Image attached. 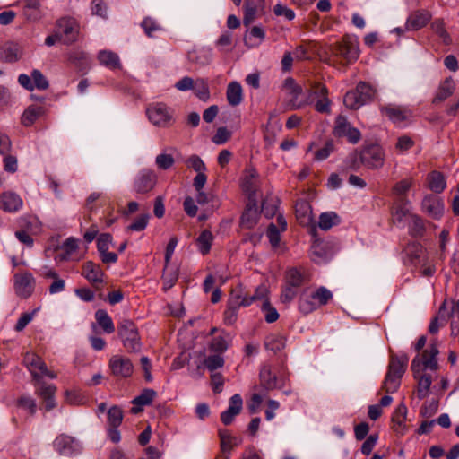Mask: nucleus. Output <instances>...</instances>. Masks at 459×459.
<instances>
[{
    "label": "nucleus",
    "mask_w": 459,
    "mask_h": 459,
    "mask_svg": "<svg viewBox=\"0 0 459 459\" xmlns=\"http://www.w3.org/2000/svg\"><path fill=\"white\" fill-rule=\"evenodd\" d=\"M329 50L334 57L340 59L343 66L355 62L359 56V44L354 37L346 34L340 41L329 46Z\"/></svg>",
    "instance_id": "1"
},
{
    "label": "nucleus",
    "mask_w": 459,
    "mask_h": 459,
    "mask_svg": "<svg viewBox=\"0 0 459 459\" xmlns=\"http://www.w3.org/2000/svg\"><path fill=\"white\" fill-rule=\"evenodd\" d=\"M409 361L406 354L397 356L391 355L388 371L386 373L382 389L386 393H394L401 385V378L403 376Z\"/></svg>",
    "instance_id": "2"
},
{
    "label": "nucleus",
    "mask_w": 459,
    "mask_h": 459,
    "mask_svg": "<svg viewBox=\"0 0 459 459\" xmlns=\"http://www.w3.org/2000/svg\"><path fill=\"white\" fill-rule=\"evenodd\" d=\"M376 90L366 82H359L356 89L346 92L343 103L349 109L356 110L374 100Z\"/></svg>",
    "instance_id": "3"
},
{
    "label": "nucleus",
    "mask_w": 459,
    "mask_h": 459,
    "mask_svg": "<svg viewBox=\"0 0 459 459\" xmlns=\"http://www.w3.org/2000/svg\"><path fill=\"white\" fill-rule=\"evenodd\" d=\"M360 161L368 169H381L385 160V153L382 146L377 143H369L361 146Z\"/></svg>",
    "instance_id": "4"
},
{
    "label": "nucleus",
    "mask_w": 459,
    "mask_h": 459,
    "mask_svg": "<svg viewBox=\"0 0 459 459\" xmlns=\"http://www.w3.org/2000/svg\"><path fill=\"white\" fill-rule=\"evenodd\" d=\"M118 335L124 347L129 352H137L141 349L138 330L132 320L123 319L118 325Z\"/></svg>",
    "instance_id": "5"
},
{
    "label": "nucleus",
    "mask_w": 459,
    "mask_h": 459,
    "mask_svg": "<svg viewBox=\"0 0 459 459\" xmlns=\"http://www.w3.org/2000/svg\"><path fill=\"white\" fill-rule=\"evenodd\" d=\"M149 120L157 126L168 127L173 123V112L164 103L152 104L147 108Z\"/></svg>",
    "instance_id": "6"
},
{
    "label": "nucleus",
    "mask_w": 459,
    "mask_h": 459,
    "mask_svg": "<svg viewBox=\"0 0 459 459\" xmlns=\"http://www.w3.org/2000/svg\"><path fill=\"white\" fill-rule=\"evenodd\" d=\"M260 387L269 392L282 389L285 386L286 377L275 372L270 365H264L259 373Z\"/></svg>",
    "instance_id": "7"
},
{
    "label": "nucleus",
    "mask_w": 459,
    "mask_h": 459,
    "mask_svg": "<svg viewBox=\"0 0 459 459\" xmlns=\"http://www.w3.org/2000/svg\"><path fill=\"white\" fill-rule=\"evenodd\" d=\"M333 133L334 136L338 138L346 137L352 144L358 143L361 139L360 132L357 128L351 126L346 117L342 115H339L335 118Z\"/></svg>",
    "instance_id": "8"
},
{
    "label": "nucleus",
    "mask_w": 459,
    "mask_h": 459,
    "mask_svg": "<svg viewBox=\"0 0 459 459\" xmlns=\"http://www.w3.org/2000/svg\"><path fill=\"white\" fill-rule=\"evenodd\" d=\"M79 24L75 19L63 17L56 22V31L65 44L70 45L77 40L79 34Z\"/></svg>",
    "instance_id": "9"
},
{
    "label": "nucleus",
    "mask_w": 459,
    "mask_h": 459,
    "mask_svg": "<svg viewBox=\"0 0 459 459\" xmlns=\"http://www.w3.org/2000/svg\"><path fill=\"white\" fill-rule=\"evenodd\" d=\"M108 368L111 375L117 379L130 377L134 372L132 361L121 355L112 356L108 361Z\"/></svg>",
    "instance_id": "10"
},
{
    "label": "nucleus",
    "mask_w": 459,
    "mask_h": 459,
    "mask_svg": "<svg viewBox=\"0 0 459 459\" xmlns=\"http://www.w3.org/2000/svg\"><path fill=\"white\" fill-rule=\"evenodd\" d=\"M13 280L15 293L20 298L27 299L31 296L35 287V279L30 273H16Z\"/></svg>",
    "instance_id": "11"
},
{
    "label": "nucleus",
    "mask_w": 459,
    "mask_h": 459,
    "mask_svg": "<svg viewBox=\"0 0 459 459\" xmlns=\"http://www.w3.org/2000/svg\"><path fill=\"white\" fill-rule=\"evenodd\" d=\"M241 188L247 195L248 200L256 198L259 188L258 173L254 168L246 169L241 180Z\"/></svg>",
    "instance_id": "12"
},
{
    "label": "nucleus",
    "mask_w": 459,
    "mask_h": 459,
    "mask_svg": "<svg viewBox=\"0 0 459 459\" xmlns=\"http://www.w3.org/2000/svg\"><path fill=\"white\" fill-rule=\"evenodd\" d=\"M82 275L91 283L97 290L103 282L104 272L100 265L93 263L92 261H87L82 264Z\"/></svg>",
    "instance_id": "13"
},
{
    "label": "nucleus",
    "mask_w": 459,
    "mask_h": 459,
    "mask_svg": "<svg viewBox=\"0 0 459 459\" xmlns=\"http://www.w3.org/2000/svg\"><path fill=\"white\" fill-rule=\"evenodd\" d=\"M422 211L434 220H439L444 214V204L434 195H426L421 203Z\"/></svg>",
    "instance_id": "14"
},
{
    "label": "nucleus",
    "mask_w": 459,
    "mask_h": 459,
    "mask_svg": "<svg viewBox=\"0 0 459 459\" xmlns=\"http://www.w3.org/2000/svg\"><path fill=\"white\" fill-rule=\"evenodd\" d=\"M264 0H245L244 18L245 26H249L258 16L264 13Z\"/></svg>",
    "instance_id": "15"
},
{
    "label": "nucleus",
    "mask_w": 459,
    "mask_h": 459,
    "mask_svg": "<svg viewBox=\"0 0 459 459\" xmlns=\"http://www.w3.org/2000/svg\"><path fill=\"white\" fill-rule=\"evenodd\" d=\"M22 48L16 42L6 41L0 45V61L15 63L22 56Z\"/></svg>",
    "instance_id": "16"
},
{
    "label": "nucleus",
    "mask_w": 459,
    "mask_h": 459,
    "mask_svg": "<svg viewBox=\"0 0 459 459\" xmlns=\"http://www.w3.org/2000/svg\"><path fill=\"white\" fill-rule=\"evenodd\" d=\"M157 176L152 170H143L135 178L134 187L137 193L145 194L153 189Z\"/></svg>",
    "instance_id": "17"
},
{
    "label": "nucleus",
    "mask_w": 459,
    "mask_h": 459,
    "mask_svg": "<svg viewBox=\"0 0 459 459\" xmlns=\"http://www.w3.org/2000/svg\"><path fill=\"white\" fill-rule=\"evenodd\" d=\"M432 15L427 10H416L410 13L406 20V30H419L425 27L431 20Z\"/></svg>",
    "instance_id": "18"
},
{
    "label": "nucleus",
    "mask_w": 459,
    "mask_h": 459,
    "mask_svg": "<svg viewBox=\"0 0 459 459\" xmlns=\"http://www.w3.org/2000/svg\"><path fill=\"white\" fill-rule=\"evenodd\" d=\"M37 384L39 387L36 388L35 394L43 399L46 411L53 410L56 405L54 399L56 387L53 385L46 384L41 379Z\"/></svg>",
    "instance_id": "19"
},
{
    "label": "nucleus",
    "mask_w": 459,
    "mask_h": 459,
    "mask_svg": "<svg viewBox=\"0 0 459 459\" xmlns=\"http://www.w3.org/2000/svg\"><path fill=\"white\" fill-rule=\"evenodd\" d=\"M22 363L31 373L33 380L39 382V379L42 377L37 373V370L46 369V363L43 359L36 353L26 352L23 356Z\"/></svg>",
    "instance_id": "20"
},
{
    "label": "nucleus",
    "mask_w": 459,
    "mask_h": 459,
    "mask_svg": "<svg viewBox=\"0 0 459 459\" xmlns=\"http://www.w3.org/2000/svg\"><path fill=\"white\" fill-rule=\"evenodd\" d=\"M258 219L257 200L256 198H252L246 204V209L241 216V224L247 229H252L256 225Z\"/></svg>",
    "instance_id": "21"
},
{
    "label": "nucleus",
    "mask_w": 459,
    "mask_h": 459,
    "mask_svg": "<svg viewBox=\"0 0 459 459\" xmlns=\"http://www.w3.org/2000/svg\"><path fill=\"white\" fill-rule=\"evenodd\" d=\"M282 87L283 90L291 96V99L290 100V109H299L305 106V101L300 102L298 100V98L302 93L303 90L300 85L296 83L293 78L289 77L285 79Z\"/></svg>",
    "instance_id": "22"
},
{
    "label": "nucleus",
    "mask_w": 459,
    "mask_h": 459,
    "mask_svg": "<svg viewBox=\"0 0 459 459\" xmlns=\"http://www.w3.org/2000/svg\"><path fill=\"white\" fill-rule=\"evenodd\" d=\"M241 299V290H233L228 302V307L224 312V322L228 325H232L238 315V309L240 306L239 299Z\"/></svg>",
    "instance_id": "23"
},
{
    "label": "nucleus",
    "mask_w": 459,
    "mask_h": 459,
    "mask_svg": "<svg viewBox=\"0 0 459 459\" xmlns=\"http://www.w3.org/2000/svg\"><path fill=\"white\" fill-rule=\"evenodd\" d=\"M381 113L386 116L393 123L400 124L411 117L410 110L394 105H387L381 108Z\"/></svg>",
    "instance_id": "24"
},
{
    "label": "nucleus",
    "mask_w": 459,
    "mask_h": 459,
    "mask_svg": "<svg viewBox=\"0 0 459 459\" xmlns=\"http://www.w3.org/2000/svg\"><path fill=\"white\" fill-rule=\"evenodd\" d=\"M242 398L239 394H234L230 401V407L221 414V420L224 425H230L235 416L240 413L242 409Z\"/></svg>",
    "instance_id": "25"
},
{
    "label": "nucleus",
    "mask_w": 459,
    "mask_h": 459,
    "mask_svg": "<svg viewBox=\"0 0 459 459\" xmlns=\"http://www.w3.org/2000/svg\"><path fill=\"white\" fill-rule=\"evenodd\" d=\"M455 91V82L454 79L449 76L446 77L438 86L436 95L432 100L433 104H438L449 97H451Z\"/></svg>",
    "instance_id": "26"
},
{
    "label": "nucleus",
    "mask_w": 459,
    "mask_h": 459,
    "mask_svg": "<svg viewBox=\"0 0 459 459\" xmlns=\"http://www.w3.org/2000/svg\"><path fill=\"white\" fill-rule=\"evenodd\" d=\"M439 351L437 342L434 340L429 349L423 351L420 359L423 360L424 368L436 371L438 368L437 356Z\"/></svg>",
    "instance_id": "27"
},
{
    "label": "nucleus",
    "mask_w": 459,
    "mask_h": 459,
    "mask_svg": "<svg viewBox=\"0 0 459 459\" xmlns=\"http://www.w3.org/2000/svg\"><path fill=\"white\" fill-rule=\"evenodd\" d=\"M22 205V200L15 193L6 192L0 195V208L6 212H16Z\"/></svg>",
    "instance_id": "28"
},
{
    "label": "nucleus",
    "mask_w": 459,
    "mask_h": 459,
    "mask_svg": "<svg viewBox=\"0 0 459 459\" xmlns=\"http://www.w3.org/2000/svg\"><path fill=\"white\" fill-rule=\"evenodd\" d=\"M156 396V392L152 389H144L140 395L136 396L133 401L134 406L130 411L133 414H138L143 411V406L149 405Z\"/></svg>",
    "instance_id": "29"
},
{
    "label": "nucleus",
    "mask_w": 459,
    "mask_h": 459,
    "mask_svg": "<svg viewBox=\"0 0 459 459\" xmlns=\"http://www.w3.org/2000/svg\"><path fill=\"white\" fill-rule=\"evenodd\" d=\"M295 214L300 224H308L311 221L312 207L307 200H298L295 204Z\"/></svg>",
    "instance_id": "30"
},
{
    "label": "nucleus",
    "mask_w": 459,
    "mask_h": 459,
    "mask_svg": "<svg viewBox=\"0 0 459 459\" xmlns=\"http://www.w3.org/2000/svg\"><path fill=\"white\" fill-rule=\"evenodd\" d=\"M407 414V408L403 403H401L396 410L394 411L392 416L393 429L394 430L400 435H403L404 432L405 425L404 420Z\"/></svg>",
    "instance_id": "31"
},
{
    "label": "nucleus",
    "mask_w": 459,
    "mask_h": 459,
    "mask_svg": "<svg viewBox=\"0 0 459 459\" xmlns=\"http://www.w3.org/2000/svg\"><path fill=\"white\" fill-rule=\"evenodd\" d=\"M74 442L73 437L61 435L56 438L54 446L61 455H70L74 453Z\"/></svg>",
    "instance_id": "32"
},
{
    "label": "nucleus",
    "mask_w": 459,
    "mask_h": 459,
    "mask_svg": "<svg viewBox=\"0 0 459 459\" xmlns=\"http://www.w3.org/2000/svg\"><path fill=\"white\" fill-rule=\"evenodd\" d=\"M44 114V108L39 106H29L21 117V122L25 126H30Z\"/></svg>",
    "instance_id": "33"
},
{
    "label": "nucleus",
    "mask_w": 459,
    "mask_h": 459,
    "mask_svg": "<svg viewBox=\"0 0 459 459\" xmlns=\"http://www.w3.org/2000/svg\"><path fill=\"white\" fill-rule=\"evenodd\" d=\"M242 97V87L237 82H232L228 85L227 88V100L231 106H238L241 103Z\"/></svg>",
    "instance_id": "34"
},
{
    "label": "nucleus",
    "mask_w": 459,
    "mask_h": 459,
    "mask_svg": "<svg viewBox=\"0 0 459 459\" xmlns=\"http://www.w3.org/2000/svg\"><path fill=\"white\" fill-rule=\"evenodd\" d=\"M431 30L436 33L441 39L442 42L448 46L452 44V38L446 30L445 22L443 19L438 18L432 22L430 25Z\"/></svg>",
    "instance_id": "35"
},
{
    "label": "nucleus",
    "mask_w": 459,
    "mask_h": 459,
    "mask_svg": "<svg viewBox=\"0 0 459 459\" xmlns=\"http://www.w3.org/2000/svg\"><path fill=\"white\" fill-rule=\"evenodd\" d=\"M429 187L435 193H441L446 188V180L442 173L432 171L428 176Z\"/></svg>",
    "instance_id": "36"
},
{
    "label": "nucleus",
    "mask_w": 459,
    "mask_h": 459,
    "mask_svg": "<svg viewBox=\"0 0 459 459\" xmlns=\"http://www.w3.org/2000/svg\"><path fill=\"white\" fill-rule=\"evenodd\" d=\"M213 235L211 230H204L196 239L199 251L202 255H207L212 247L213 242Z\"/></svg>",
    "instance_id": "37"
},
{
    "label": "nucleus",
    "mask_w": 459,
    "mask_h": 459,
    "mask_svg": "<svg viewBox=\"0 0 459 459\" xmlns=\"http://www.w3.org/2000/svg\"><path fill=\"white\" fill-rule=\"evenodd\" d=\"M410 216L411 220L409 226L410 235L413 238L422 237L426 231L424 220L417 214H411Z\"/></svg>",
    "instance_id": "38"
},
{
    "label": "nucleus",
    "mask_w": 459,
    "mask_h": 459,
    "mask_svg": "<svg viewBox=\"0 0 459 459\" xmlns=\"http://www.w3.org/2000/svg\"><path fill=\"white\" fill-rule=\"evenodd\" d=\"M77 240L74 238H67L58 247V258L60 261H65L77 249Z\"/></svg>",
    "instance_id": "39"
},
{
    "label": "nucleus",
    "mask_w": 459,
    "mask_h": 459,
    "mask_svg": "<svg viewBox=\"0 0 459 459\" xmlns=\"http://www.w3.org/2000/svg\"><path fill=\"white\" fill-rule=\"evenodd\" d=\"M95 318H96L99 325L107 333H111L115 331V326H114L113 321L105 310H103V309L97 310L95 313Z\"/></svg>",
    "instance_id": "40"
},
{
    "label": "nucleus",
    "mask_w": 459,
    "mask_h": 459,
    "mask_svg": "<svg viewBox=\"0 0 459 459\" xmlns=\"http://www.w3.org/2000/svg\"><path fill=\"white\" fill-rule=\"evenodd\" d=\"M98 59L101 65L112 69L118 67L120 65L118 56L112 51H100L98 55Z\"/></svg>",
    "instance_id": "41"
},
{
    "label": "nucleus",
    "mask_w": 459,
    "mask_h": 459,
    "mask_svg": "<svg viewBox=\"0 0 459 459\" xmlns=\"http://www.w3.org/2000/svg\"><path fill=\"white\" fill-rule=\"evenodd\" d=\"M328 96V90L325 85L320 82H313L309 91L305 105L311 104L315 98H322Z\"/></svg>",
    "instance_id": "42"
},
{
    "label": "nucleus",
    "mask_w": 459,
    "mask_h": 459,
    "mask_svg": "<svg viewBox=\"0 0 459 459\" xmlns=\"http://www.w3.org/2000/svg\"><path fill=\"white\" fill-rule=\"evenodd\" d=\"M264 347L273 353L281 351L285 347V338L281 335L272 334L265 338Z\"/></svg>",
    "instance_id": "43"
},
{
    "label": "nucleus",
    "mask_w": 459,
    "mask_h": 459,
    "mask_svg": "<svg viewBox=\"0 0 459 459\" xmlns=\"http://www.w3.org/2000/svg\"><path fill=\"white\" fill-rule=\"evenodd\" d=\"M264 30L259 26H254L250 30V36H245L244 41L250 48L259 45L264 39Z\"/></svg>",
    "instance_id": "44"
},
{
    "label": "nucleus",
    "mask_w": 459,
    "mask_h": 459,
    "mask_svg": "<svg viewBox=\"0 0 459 459\" xmlns=\"http://www.w3.org/2000/svg\"><path fill=\"white\" fill-rule=\"evenodd\" d=\"M416 379L418 380L417 397L421 400L428 395L432 383V378L429 374H422Z\"/></svg>",
    "instance_id": "45"
},
{
    "label": "nucleus",
    "mask_w": 459,
    "mask_h": 459,
    "mask_svg": "<svg viewBox=\"0 0 459 459\" xmlns=\"http://www.w3.org/2000/svg\"><path fill=\"white\" fill-rule=\"evenodd\" d=\"M339 223H340L339 216L333 212H324L320 215L318 226L320 227L321 230H328L333 226H335Z\"/></svg>",
    "instance_id": "46"
},
{
    "label": "nucleus",
    "mask_w": 459,
    "mask_h": 459,
    "mask_svg": "<svg viewBox=\"0 0 459 459\" xmlns=\"http://www.w3.org/2000/svg\"><path fill=\"white\" fill-rule=\"evenodd\" d=\"M408 203L406 197L399 198V204L394 207L392 212L394 221L401 222L409 213V209L406 207Z\"/></svg>",
    "instance_id": "47"
},
{
    "label": "nucleus",
    "mask_w": 459,
    "mask_h": 459,
    "mask_svg": "<svg viewBox=\"0 0 459 459\" xmlns=\"http://www.w3.org/2000/svg\"><path fill=\"white\" fill-rule=\"evenodd\" d=\"M195 94L202 100L207 101L210 98L208 83L204 79H197L194 84Z\"/></svg>",
    "instance_id": "48"
},
{
    "label": "nucleus",
    "mask_w": 459,
    "mask_h": 459,
    "mask_svg": "<svg viewBox=\"0 0 459 459\" xmlns=\"http://www.w3.org/2000/svg\"><path fill=\"white\" fill-rule=\"evenodd\" d=\"M123 420V411L119 406L114 405L108 411L109 427H119Z\"/></svg>",
    "instance_id": "49"
},
{
    "label": "nucleus",
    "mask_w": 459,
    "mask_h": 459,
    "mask_svg": "<svg viewBox=\"0 0 459 459\" xmlns=\"http://www.w3.org/2000/svg\"><path fill=\"white\" fill-rule=\"evenodd\" d=\"M303 281H304V276L297 268H291L287 272V275H286L287 285H290L294 288H298L302 285Z\"/></svg>",
    "instance_id": "50"
},
{
    "label": "nucleus",
    "mask_w": 459,
    "mask_h": 459,
    "mask_svg": "<svg viewBox=\"0 0 459 459\" xmlns=\"http://www.w3.org/2000/svg\"><path fill=\"white\" fill-rule=\"evenodd\" d=\"M332 297V292L325 287L318 288L310 296L311 299L315 300V302L316 301L318 306L325 305Z\"/></svg>",
    "instance_id": "51"
},
{
    "label": "nucleus",
    "mask_w": 459,
    "mask_h": 459,
    "mask_svg": "<svg viewBox=\"0 0 459 459\" xmlns=\"http://www.w3.org/2000/svg\"><path fill=\"white\" fill-rule=\"evenodd\" d=\"M204 367L211 372L224 366V359L220 354L210 355L204 360Z\"/></svg>",
    "instance_id": "52"
},
{
    "label": "nucleus",
    "mask_w": 459,
    "mask_h": 459,
    "mask_svg": "<svg viewBox=\"0 0 459 459\" xmlns=\"http://www.w3.org/2000/svg\"><path fill=\"white\" fill-rule=\"evenodd\" d=\"M261 308L264 313V319L267 323H273L278 320L279 313L276 308L272 306L269 299H264L262 303Z\"/></svg>",
    "instance_id": "53"
},
{
    "label": "nucleus",
    "mask_w": 459,
    "mask_h": 459,
    "mask_svg": "<svg viewBox=\"0 0 459 459\" xmlns=\"http://www.w3.org/2000/svg\"><path fill=\"white\" fill-rule=\"evenodd\" d=\"M219 436L221 450L223 452L230 451L233 448V440H237V437H232L227 429H220Z\"/></svg>",
    "instance_id": "54"
},
{
    "label": "nucleus",
    "mask_w": 459,
    "mask_h": 459,
    "mask_svg": "<svg viewBox=\"0 0 459 459\" xmlns=\"http://www.w3.org/2000/svg\"><path fill=\"white\" fill-rule=\"evenodd\" d=\"M347 169L357 171L362 165L360 161V152L356 149L345 160Z\"/></svg>",
    "instance_id": "55"
},
{
    "label": "nucleus",
    "mask_w": 459,
    "mask_h": 459,
    "mask_svg": "<svg viewBox=\"0 0 459 459\" xmlns=\"http://www.w3.org/2000/svg\"><path fill=\"white\" fill-rule=\"evenodd\" d=\"M16 405L18 407L28 410L31 416H33L36 413L37 404L35 400L32 399L31 397L26 395L19 397L16 402Z\"/></svg>",
    "instance_id": "56"
},
{
    "label": "nucleus",
    "mask_w": 459,
    "mask_h": 459,
    "mask_svg": "<svg viewBox=\"0 0 459 459\" xmlns=\"http://www.w3.org/2000/svg\"><path fill=\"white\" fill-rule=\"evenodd\" d=\"M162 278L164 289H170L178 281V273L175 270H170L169 264H165Z\"/></svg>",
    "instance_id": "57"
},
{
    "label": "nucleus",
    "mask_w": 459,
    "mask_h": 459,
    "mask_svg": "<svg viewBox=\"0 0 459 459\" xmlns=\"http://www.w3.org/2000/svg\"><path fill=\"white\" fill-rule=\"evenodd\" d=\"M412 186V179L411 178H405L399 182H397L394 186L393 187L394 194L397 195L402 197H405L406 193L409 191V189Z\"/></svg>",
    "instance_id": "58"
},
{
    "label": "nucleus",
    "mask_w": 459,
    "mask_h": 459,
    "mask_svg": "<svg viewBox=\"0 0 459 459\" xmlns=\"http://www.w3.org/2000/svg\"><path fill=\"white\" fill-rule=\"evenodd\" d=\"M281 230H279L277 225H275L274 223L269 224L267 228V237L273 247H277L279 246L281 241Z\"/></svg>",
    "instance_id": "59"
},
{
    "label": "nucleus",
    "mask_w": 459,
    "mask_h": 459,
    "mask_svg": "<svg viewBox=\"0 0 459 459\" xmlns=\"http://www.w3.org/2000/svg\"><path fill=\"white\" fill-rule=\"evenodd\" d=\"M31 78L33 80L34 85L39 90H47L49 86L48 81L42 74L39 70H33L31 73Z\"/></svg>",
    "instance_id": "60"
},
{
    "label": "nucleus",
    "mask_w": 459,
    "mask_h": 459,
    "mask_svg": "<svg viewBox=\"0 0 459 459\" xmlns=\"http://www.w3.org/2000/svg\"><path fill=\"white\" fill-rule=\"evenodd\" d=\"M150 215L148 213L142 214L135 221L127 227V230L130 231H142L143 230L149 221Z\"/></svg>",
    "instance_id": "61"
},
{
    "label": "nucleus",
    "mask_w": 459,
    "mask_h": 459,
    "mask_svg": "<svg viewBox=\"0 0 459 459\" xmlns=\"http://www.w3.org/2000/svg\"><path fill=\"white\" fill-rule=\"evenodd\" d=\"M155 162L159 169L166 170L173 166L175 160L171 154L162 153L156 157Z\"/></svg>",
    "instance_id": "62"
},
{
    "label": "nucleus",
    "mask_w": 459,
    "mask_h": 459,
    "mask_svg": "<svg viewBox=\"0 0 459 459\" xmlns=\"http://www.w3.org/2000/svg\"><path fill=\"white\" fill-rule=\"evenodd\" d=\"M334 145L332 141L327 142L324 147L317 150L315 153V159L317 160H324L329 157L333 152Z\"/></svg>",
    "instance_id": "63"
},
{
    "label": "nucleus",
    "mask_w": 459,
    "mask_h": 459,
    "mask_svg": "<svg viewBox=\"0 0 459 459\" xmlns=\"http://www.w3.org/2000/svg\"><path fill=\"white\" fill-rule=\"evenodd\" d=\"M210 349L215 352H224L228 349V342L221 336L215 337L210 342Z\"/></svg>",
    "instance_id": "64"
}]
</instances>
